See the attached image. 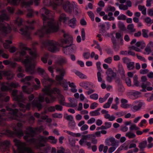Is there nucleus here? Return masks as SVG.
Returning a JSON list of instances; mask_svg holds the SVG:
<instances>
[{
  "mask_svg": "<svg viewBox=\"0 0 153 153\" xmlns=\"http://www.w3.org/2000/svg\"><path fill=\"white\" fill-rule=\"evenodd\" d=\"M63 38L61 39L58 42L53 40L43 41L41 42V46L48 49L51 52L54 53L59 50V46H63L67 45L68 52L70 53L74 52L76 49L75 45L73 44V39L71 35L64 33Z\"/></svg>",
  "mask_w": 153,
  "mask_h": 153,
  "instance_id": "obj_1",
  "label": "nucleus"
},
{
  "mask_svg": "<svg viewBox=\"0 0 153 153\" xmlns=\"http://www.w3.org/2000/svg\"><path fill=\"white\" fill-rule=\"evenodd\" d=\"M20 50L19 51L20 55L18 61H21L25 65L26 71L31 74L35 71L37 54L35 52L27 47V45L23 43L20 44Z\"/></svg>",
  "mask_w": 153,
  "mask_h": 153,
  "instance_id": "obj_2",
  "label": "nucleus"
},
{
  "mask_svg": "<svg viewBox=\"0 0 153 153\" xmlns=\"http://www.w3.org/2000/svg\"><path fill=\"white\" fill-rule=\"evenodd\" d=\"M39 13L41 15L43 22L44 26L39 29L36 34L39 37H42L46 33H48L51 31H56L58 28V25L54 28L56 23L53 21V17L54 13L50 11L46 8L43 7L40 10Z\"/></svg>",
  "mask_w": 153,
  "mask_h": 153,
  "instance_id": "obj_3",
  "label": "nucleus"
},
{
  "mask_svg": "<svg viewBox=\"0 0 153 153\" xmlns=\"http://www.w3.org/2000/svg\"><path fill=\"white\" fill-rule=\"evenodd\" d=\"M38 130L37 128H33L30 127L27 128L24 131L26 135L24 136V139L31 143L33 144L35 147L37 149L45 146L43 142L48 141L53 144H55L56 143L57 139L55 137L51 136L47 137L40 135L36 139L33 138H28L29 137H33Z\"/></svg>",
  "mask_w": 153,
  "mask_h": 153,
  "instance_id": "obj_4",
  "label": "nucleus"
},
{
  "mask_svg": "<svg viewBox=\"0 0 153 153\" xmlns=\"http://www.w3.org/2000/svg\"><path fill=\"white\" fill-rule=\"evenodd\" d=\"M42 91L47 96L45 98V101L47 103L53 102L56 99L54 95L57 94L59 95V103L62 105H65V97L62 95L60 94V91L59 89L56 88L51 89L50 85H45Z\"/></svg>",
  "mask_w": 153,
  "mask_h": 153,
  "instance_id": "obj_5",
  "label": "nucleus"
},
{
  "mask_svg": "<svg viewBox=\"0 0 153 153\" xmlns=\"http://www.w3.org/2000/svg\"><path fill=\"white\" fill-rule=\"evenodd\" d=\"M6 109L9 111L8 114L5 113L6 110L4 109H2L0 111L2 113H0V125L1 126H6L5 120H8L7 118H4L2 117L7 116L10 120H16L20 121L19 118L17 115L18 110L17 109H13L8 106L6 107Z\"/></svg>",
  "mask_w": 153,
  "mask_h": 153,
  "instance_id": "obj_6",
  "label": "nucleus"
},
{
  "mask_svg": "<svg viewBox=\"0 0 153 153\" xmlns=\"http://www.w3.org/2000/svg\"><path fill=\"white\" fill-rule=\"evenodd\" d=\"M17 90H14L12 92V94L13 97V99L18 102V104L20 108V110L23 112H25L27 110H29L30 107V103H28L26 105L21 102L25 103L26 99L23 95V93L21 92L18 95H17Z\"/></svg>",
  "mask_w": 153,
  "mask_h": 153,
  "instance_id": "obj_7",
  "label": "nucleus"
},
{
  "mask_svg": "<svg viewBox=\"0 0 153 153\" xmlns=\"http://www.w3.org/2000/svg\"><path fill=\"white\" fill-rule=\"evenodd\" d=\"M56 71L59 73V74L56 75V79L58 83L65 90L68 89V82L66 79H64V77L66 74V70L63 68H58Z\"/></svg>",
  "mask_w": 153,
  "mask_h": 153,
  "instance_id": "obj_8",
  "label": "nucleus"
},
{
  "mask_svg": "<svg viewBox=\"0 0 153 153\" xmlns=\"http://www.w3.org/2000/svg\"><path fill=\"white\" fill-rule=\"evenodd\" d=\"M35 22L34 21H27L26 23L28 26L25 25L20 27L19 30L20 33L27 39H31L30 35L32 30L33 29V25Z\"/></svg>",
  "mask_w": 153,
  "mask_h": 153,
  "instance_id": "obj_9",
  "label": "nucleus"
},
{
  "mask_svg": "<svg viewBox=\"0 0 153 153\" xmlns=\"http://www.w3.org/2000/svg\"><path fill=\"white\" fill-rule=\"evenodd\" d=\"M13 142L18 148L17 150L15 151V153H34L30 148L26 146L25 143L21 142L16 139L13 140Z\"/></svg>",
  "mask_w": 153,
  "mask_h": 153,
  "instance_id": "obj_10",
  "label": "nucleus"
},
{
  "mask_svg": "<svg viewBox=\"0 0 153 153\" xmlns=\"http://www.w3.org/2000/svg\"><path fill=\"white\" fill-rule=\"evenodd\" d=\"M106 79L107 81L109 82H111L113 79H115V82L117 84L118 86L122 84V82L120 79L118 78H116V74L114 72L111 68H108V66L106 64Z\"/></svg>",
  "mask_w": 153,
  "mask_h": 153,
  "instance_id": "obj_11",
  "label": "nucleus"
},
{
  "mask_svg": "<svg viewBox=\"0 0 153 153\" xmlns=\"http://www.w3.org/2000/svg\"><path fill=\"white\" fill-rule=\"evenodd\" d=\"M62 7L64 11L66 13L69 14L72 13L73 10L75 9L77 12L78 10V6L74 1L70 2L69 1L64 2L62 5Z\"/></svg>",
  "mask_w": 153,
  "mask_h": 153,
  "instance_id": "obj_12",
  "label": "nucleus"
},
{
  "mask_svg": "<svg viewBox=\"0 0 153 153\" xmlns=\"http://www.w3.org/2000/svg\"><path fill=\"white\" fill-rule=\"evenodd\" d=\"M33 77L32 76H26L25 78L22 79L21 80L22 82H24L25 84L27 85H24L22 87L23 91L24 92L27 94H30L32 91V89L31 88H29L27 86L30 85V83L29 82L32 79Z\"/></svg>",
  "mask_w": 153,
  "mask_h": 153,
  "instance_id": "obj_13",
  "label": "nucleus"
},
{
  "mask_svg": "<svg viewBox=\"0 0 153 153\" xmlns=\"http://www.w3.org/2000/svg\"><path fill=\"white\" fill-rule=\"evenodd\" d=\"M37 70L39 74L44 78L41 80L42 82L44 85L45 83L46 82V81H49L51 83L54 82V81L49 77L47 74L45 72L43 69L41 68L38 67Z\"/></svg>",
  "mask_w": 153,
  "mask_h": 153,
  "instance_id": "obj_14",
  "label": "nucleus"
},
{
  "mask_svg": "<svg viewBox=\"0 0 153 153\" xmlns=\"http://www.w3.org/2000/svg\"><path fill=\"white\" fill-rule=\"evenodd\" d=\"M63 0H44L43 3L45 6H52L54 9L62 4Z\"/></svg>",
  "mask_w": 153,
  "mask_h": 153,
  "instance_id": "obj_15",
  "label": "nucleus"
},
{
  "mask_svg": "<svg viewBox=\"0 0 153 153\" xmlns=\"http://www.w3.org/2000/svg\"><path fill=\"white\" fill-rule=\"evenodd\" d=\"M69 18L68 17H67L66 16V15L65 13H62L60 14L59 17V20L58 21L56 22H55L53 19V22L55 23H56V25H55V26H54V28H56V26L58 25V28L57 30L56 31H51L49 32V33H52V32H55L57 31L59 29V27L60 25H61V22H63L64 23H65V22L67 21V20H69Z\"/></svg>",
  "mask_w": 153,
  "mask_h": 153,
  "instance_id": "obj_16",
  "label": "nucleus"
},
{
  "mask_svg": "<svg viewBox=\"0 0 153 153\" xmlns=\"http://www.w3.org/2000/svg\"><path fill=\"white\" fill-rule=\"evenodd\" d=\"M44 97L40 95L39 96L38 100L35 98L31 103L32 107H36L39 111H40L42 108V105L41 102L44 101Z\"/></svg>",
  "mask_w": 153,
  "mask_h": 153,
  "instance_id": "obj_17",
  "label": "nucleus"
},
{
  "mask_svg": "<svg viewBox=\"0 0 153 153\" xmlns=\"http://www.w3.org/2000/svg\"><path fill=\"white\" fill-rule=\"evenodd\" d=\"M8 86L3 85L1 87V89L2 91H11L13 88H16L19 86L17 82H12L7 83Z\"/></svg>",
  "mask_w": 153,
  "mask_h": 153,
  "instance_id": "obj_18",
  "label": "nucleus"
},
{
  "mask_svg": "<svg viewBox=\"0 0 153 153\" xmlns=\"http://www.w3.org/2000/svg\"><path fill=\"white\" fill-rule=\"evenodd\" d=\"M133 104L135 105L131 108V110L135 112L139 111L141 109L143 105H145L144 102L142 100H136L134 101Z\"/></svg>",
  "mask_w": 153,
  "mask_h": 153,
  "instance_id": "obj_19",
  "label": "nucleus"
},
{
  "mask_svg": "<svg viewBox=\"0 0 153 153\" xmlns=\"http://www.w3.org/2000/svg\"><path fill=\"white\" fill-rule=\"evenodd\" d=\"M10 145V140H4L1 143L0 149L1 151L4 152L8 150Z\"/></svg>",
  "mask_w": 153,
  "mask_h": 153,
  "instance_id": "obj_20",
  "label": "nucleus"
},
{
  "mask_svg": "<svg viewBox=\"0 0 153 153\" xmlns=\"http://www.w3.org/2000/svg\"><path fill=\"white\" fill-rule=\"evenodd\" d=\"M153 48V42L150 41L146 46L143 53L145 55H149L151 53V50Z\"/></svg>",
  "mask_w": 153,
  "mask_h": 153,
  "instance_id": "obj_21",
  "label": "nucleus"
},
{
  "mask_svg": "<svg viewBox=\"0 0 153 153\" xmlns=\"http://www.w3.org/2000/svg\"><path fill=\"white\" fill-rule=\"evenodd\" d=\"M101 63L100 62H97L96 63V65L97 70L99 71L97 73V77L98 81L101 82L102 81V79L101 77V75L100 72H102V71L100 67Z\"/></svg>",
  "mask_w": 153,
  "mask_h": 153,
  "instance_id": "obj_22",
  "label": "nucleus"
},
{
  "mask_svg": "<svg viewBox=\"0 0 153 153\" xmlns=\"http://www.w3.org/2000/svg\"><path fill=\"white\" fill-rule=\"evenodd\" d=\"M123 33L120 32H117L115 33V37L119 41V44L120 45H123Z\"/></svg>",
  "mask_w": 153,
  "mask_h": 153,
  "instance_id": "obj_23",
  "label": "nucleus"
},
{
  "mask_svg": "<svg viewBox=\"0 0 153 153\" xmlns=\"http://www.w3.org/2000/svg\"><path fill=\"white\" fill-rule=\"evenodd\" d=\"M68 100L70 101L69 107L74 108L77 106V101L76 99L74 98L70 97L68 98Z\"/></svg>",
  "mask_w": 153,
  "mask_h": 153,
  "instance_id": "obj_24",
  "label": "nucleus"
},
{
  "mask_svg": "<svg viewBox=\"0 0 153 153\" xmlns=\"http://www.w3.org/2000/svg\"><path fill=\"white\" fill-rule=\"evenodd\" d=\"M141 94L140 92L133 91L131 93V95L130 96L131 99L134 100L137 98L139 97V95Z\"/></svg>",
  "mask_w": 153,
  "mask_h": 153,
  "instance_id": "obj_25",
  "label": "nucleus"
},
{
  "mask_svg": "<svg viewBox=\"0 0 153 153\" xmlns=\"http://www.w3.org/2000/svg\"><path fill=\"white\" fill-rule=\"evenodd\" d=\"M23 20L20 17H17L15 21V25L17 27H20L22 25Z\"/></svg>",
  "mask_w": 153,
  "mask_h": 153,
  "instance_id": "obj_26",
  "label": "nucleus"
},
{
  "mask_svg": "<svg viewBox=\"0 0 153 153\" xmlns=\"http://www.w3.org/2000/svg\"><path fill=\"white\" fill-rule=\"evenodd\" d=\"M17 72H20L17 74V76L19 78H21L25 76V75L23 74L24 72V70L22 69V67L21 66H19L17 69Z\"/></svg>",
  "mask_w": 153,
  "mask_h": 153,
  "instance_id": "obj_27",
  "label": "nucleus"
},
{
  "mask_svg": "<svg viewBox=\"0 0 153 153\" xmlns=\"http://www.w3.org/2000/svg\"><path fill=\"white\" fill-rule=\"evenodd\" d=\"M76 19L75 18L70 19L68 22V25L72 28H74L76 25Z\"/></svg>",
  "mask_w": 153,
  "mask_h": 153,
  "instance_id": "obj_28",
  "label": "nucleus"
},
{
  "mask_svg": "<svg viewBox=\"0 0 153 153\" xmlns=\"http://www.w3.org/2000/svg\"><path fill=\"white\" fill-rule=\"evenodd\" d=\"M99 27L100 33L103 36L105 35V24L104 23L100 24Z\"/></svg>",
  "mask_w": 153,
  "mask_h": 153,
  "instance_id": "obj_29",
  "label": "nucleus"
},
{
  "mask_svg": "<svg viewBox=\"0 0 153 153\" xmlns=\"http://www.w3.org/2000/svg\"><path fill=\"white\" fill-rule=\"evenodd\" d=\"M48 116L46 115H45L41 116V119H39L38 121L39 122H43V120L46 119V122L47 123H51L52 121V120L50 118H48Z\"/></svg>",
  "mask_w": 153,
  "mask_h": 153,
  "instance_id": "obj_30",
  "label": "nucleus"
},
{
  "mask_svg": "<svg viewBox=\"0 0 153 153\" xmlns=\"http://www.w3.org/2000/svg\"><path fill=\"white\" fill-rule=\"evenodd\" d=\"M134 25L133 24H130L128 25L127 28L129 33H134L136 31V29L134 28Z\"/></svg>",
  "mask_w": 153,
  "mask_h": 153,
  "instance_id": "obj_31",
  "label": "nucleus"
},
{
  "mask_svg": "<svg viewBox=\"0 0 153 153\" xmlns=\"http://www.w3.org/2000/svg\"><path fill=\"white\" fill-rule=\"evenodd\" d=\"M113 146L109 148L108 152L109 153H111L113 152L116 149V148L119 146L118 143L116 142L114 143V144L112 145Z\"/></svg>",
  "mask_w": 153,
  "mask_h": 153,
  "instance_id": "obj_32",
  "label": "nucleus"
},
{
  "mask_svg": "<svg viewBox=\"0 0 153 153\" xmlns=\"http://www.w3.org/2000/svg\"><path fill=\"white\" fill-rule=\"evenodd\" d=\"M10 98L9 96H7L6 97H4L3 94H0V102H3L4 101L7 102L9 101Z\"/></svg>",
  "mask_w": 153,
  "mask_h": 153,
  "instance_id": "obj_33",
  "label": "nucleus"
},
{
  "mask_svg": "<svg viewBox=\"0 0 153 153\" xmlns=\"http://www.w3.org/2000/svg\"><path fill=\"white\" fill-rule=\"evenodd\" d=\"M67 62V60L65 58H62L59 59L57 61V63L58 65H62L63 64L66 63Z\"/></svg>",
  "mask_w": 153,
  "mask_h": 153,
  "instance_id": "obj_34",
  "label": "nucleus"
},
{
  "mask_svg": "<svg viewBox=\"0 0 153 153\" xmlns=\"http://www.w3.org/2000/svg\"><path fill=\"white\" fill-rule=\"evenodd\" d=\"M118 71L121 74L122 78H123L125 76L124 70L122 65H119L118 66Z\"/></svg>",
  "mask_w": 153,
  "mask_h": 153,
  "instance_id": "obj_35",
  "label": "nucleus"
},
{
  "mask_svg": "<svg viewBox=\"0 0 153 153\" xmlns=\"http://www.w3.org/2000/svg\"><path fill=\"white\" fill-rule=\"evenodd\" d=\"M144 22L146 23V25L148 26H150L153 23V21H152L149 17H146L144 18Z\"/></svg>",
  "mask_w": 153,
  "mask_h": 153,
  "instance_id": "obj_36",
  "label": "nucleus"
},
{
  "mask_svg": "<svg viewBox=\"0 0 153 153\" xmlns=\"http://www.w3.org/2000/svg\"><path fill=\"white\" fill-rule=\"evenodd\" d=\"M138 8L139 10L142 11V13L144 15L146 14V8L144 6H142L141 5H139L138 6Z\"/></svg>",
  "mask_w": 153,
  "mask_h": 153,
  "instance_id": "obj_37",
  "label": "nucleus"
},
{
  "mask_svg": "<svg viewBox=\"0 0 153 153\" xmlns=\"http://www.w3.org/2000/svg\"><path fill=\"white\" fill-rule=\"evenodd\" d=\"M4 74L7 76L8 79H11L14 76V74L11 71H9L5 72Z\"/></svg>",
  "mask_w": 153,
  "mask_h": 153,
  "instance_id": "obj_38",
  "label": "nucleus"
},
{
  "mask_svg": "<svg viewBox=\"0 0 153 153\" xmlns=\"http://www.w3.org/2000/svg\"><path fill=\"white\" fill-rule=\"evenodd\" d=\"M108 111H106V119H107L110 121L114 120L115 118V117L113 115L111 116L108 114Z\"/></svg>",
  "mask_w": 153,
  "mask_h": 153,
  "instance_id": "obj_39",
  "label": "nucleus"
},
{
  "mask_svg": "<svg viewBox=\"0 0 153 153\" xmlns=\"http://www.w3.org/2000/svg\"><path fill=\"white\" fill-rule=\"evenodd\" d=\"M75 74L78 76L80 78L82 79H85L87 78L86 76L83 74L79 71H77L75 72Z\"/></svg>",
  "mask_w": 153,
  "mask_h": 153,
  "instance_id": "obj_40",
  "label": "nucleus"
},
{
  "mask_svg": "<svg viewBox=\"0 0 153 153\" xmlns=\"http://www.w3.org/2000/svg\"><path fill=\"white\" fill-rule=\"evenodd\" d=\"M76 125V123L74 120L69 121L68 123V127L72 129H74Z\"/></svg>",
  "mask_w": 153,
  "mask_h": 153,
  "instance_id": "obj_41",
  "label": "nucleus"
},
{
  "mask_svg": "<svg viewBox=\"0 0 153 153\" xmlns=\"http://www.w3.org/2000/svg\"><path fill=\"white\" fill-rule=\"evenodd\" d=\"M125 136L128 137L129 139H131L134 138L136 137L135 134L131 131L128 132L126 134Z\"/></svg>",
  "mask_w": 153,
  "mask_h": 153,
  "instance_id": "obj_42",
  "label": "nucleus"
},
{
  "mask_svg": "<svg viewBox=\"0 0 153 153\" xmlns=\"http://www.w3.org/2000/svg\"><path fill=\"white\" fill-rule=\"evenodd\" d=\"M5 42L3 43V46L5 48H9L10 47V44L12 43V41L8 40H6Z\"/></svg>",
  "mask_w": 153,
  "mask_h": 153,
  "instance_id": "obj_43",
  "label": "nucleus"
},
{
  "mask_svg": "<svg viewBox=\"0 0 153 153\" xmlns=\"http://www.w3.org/2000/svg\"><path fill=\"white\" fill-rule=\"evenodd\" d=\"M147 140L149 143L147 146L149 148H152L153 146V143L151 142L153 140V138L151 137H149L148 138Z\"/></svg>",
  "mask_w": 153,
  "mask_h": 153,
  "instance_id": "obj_44",
  "label": "nucleus"
},
{
  "mask_svg": "<svg viewBox=\"0 0 153 153\" xmlns=\"http://www.w3.org/2000/svg\"><path fill=\"white\" fill-rule=\"evenodd\" d=\"M89 83V82H83L80 83L79 85L81 87L87 89L88 88Z\"/></svg>",
  "mask_w": 153,
  "mask_h": 153,
  "instance_id": "obj_45",
  "label": "nucleus"
},
{
  "mask_svg": "<svg viewBox=\"0 0 153 153\" xmlns=\"http://www.w3.org/2000/svg\"><path fill=\"white\" fill-rule=\"evenodd\" d=\"M28 13L27 15V17H32L33 16V13L34 11L31 8H28L27 9Z\"/></svg>",
  "mask_w": 153,
  "mask_h": 153,
  "instance_id": "obj_46",
  "label": "nucleus"
},
{
  "mask_svg": "<svg viewBox=\"0 0 153 153\" xmlns=\"http://www.w3.org/2000/svg\"><path fill=\"white\" fill-rule=\"evenodd\" d=\"M49 57V54L48 53H45L44 56L42 58V61L45 63H46L47 62V59Z\"/></svg>",
  "mask_w": 153,
  "mask_h": 153,
  "instance_id": "obj_47",
  "label": "nucleus"
},
{
  "mask_svg": "<svg viewBox=\"0 0 153 153\" xmlns=\"http://www.w3.org/2000/svg\"><path fill=\"white\" fill-rule=\"evenodd\" d=\"M134 63L130 62L127 65V67L129 70H132L134 68Z\"/></svg>",
  "mask_w": 153,
  "mask_h": 153,
  "instance_id": "obj_48",
  "label": "nucleus"
},
{
  "mask_svg": "<svg viewBox=\"0 0 153 153\" xmlns=\"http://www.w3.org/2000/svg\"><path fill=\"white\" fill-rule=\"evenodd\" d=\"M138 78L137 76L135 75L133 77V83L134 85L136 86H139V82L138 81Z\"/></svg>",
  "mask_w": 153,
  "mask_h": 153,
  "instance_id": "obj_49",
  "label": "nucleus"
},
{
  "mask_svg": "<svg viewBox=\"0 0 153 153\" xmlns=\"http://www.w3.org/2000/svg\"><path fill=\"white\" fill-rule=\"evenodd\" d=\"M136 46L138 47H140L143 49L145 46V43L142 42H138L135 44Z\"/></svg>",
  "mask_w": 153,
  "mask_h": 153,
  "instance_id": "obj_50",
  "label": "nucleus"
},
{
  "mask_svg": "<svg viewBox=\"0 0 153 153\" xmlns=\"http://www.w3.org/2000/svg\"><path fill=\"white\" fill-rule=\"evenodd\" d=\"M35 81L37 85H35L34 86V88L36 90H37L40 88V81H39V80L37 78H36L35 79Z\"/></svg>",
  "mask_w": 153,
  "mask_h": 153,
  "instance_id": "obj_51",
  "label": "nucleus"
},
{
  "mask_svg": "<svg viewBox=\"0 0 153 153\" xmlns=\"http://www.w3.org/2000/svg\"><path fill=\"white\" fill-rule=\"evenodd\" d=\"M20 0H7L8 3L13 5H17L19 4Z\"/></svg>",
  "mask_w": 153,
  "mask_h": 153,
  "instance_id": "obj_52",
  "label": "nucleus"
},
{
  "mask_svg": "<svg viewBox=\"0 0 153 153\" xmlns=\"http://www.w3.org/2000/svg\"><path fill=\"white\" fill-rule=\"evenodd\" d=\"M92 137H95V135L94 134H88L83 136V138L85 140H91Z\"/></svg>",
  "mask_w": 153,
  "mask_h": 153,
  "instance_id": "obj_53",
  "label": "nucleus"
},
{
  "mask_svg": "<svg viewBox=\"0 0 153 153\" xmlns=\"http://www.w3.org/2000/svg\"><path fill=\"white\" fill-rule=\"evenodd\" d=\"M147 142L146 141H144L139 143V147L140 149H143L145 148Z\"/></svg>",
  "mask_w": 153,
  "mask_h": 153,
  "instance_id": "obj_54",
  "label": "nucleus"
},
{
  "mask_svg": "<svg viewBox=\"0 0 153 153\" xmlns=\"http://www.w3.org/2000/svg\"><path fill=\"white\" fill-rule=\"evenodd\" d=\"M64 117L67 120L71 121L74 120V118L71 115H68V114H66L64 116Z\"/></svg>",
  "mask_w": 153,
  "mask_h": 153,
  "instance_id": "obj_55",
  "label": "nucleus"
},
{
  "mask_svg": "<svg viewBox=\"0 0 153 153\" xmlns=\"http://www.w3.org/2000/svg\"><path fill=\"white\" fill-rule=\"evenodd\" d=\"M113 100V97H110L108 100V101L106 103V108H108L110 107L111 104L112 103Z\"/></svg>",
  "mask_w": 153,
  "mask_h": 153,
  "instance_id": "obj_56",
  "label": "nucleus"
},
{
  "mask_svg": "<svg viewBox=\"0 0 153 153\" xmlns=\"http://www.w3.org/2000/svg\"><path fill=\"white\" fill-rule=\"evenodd\" d=\"M118 27L119 28L122 30L124 31L126 29V27H125L123 23L121 22H119L118 24Z\"/></svg>",
  "mask_w": 153,
  "mask_h": 153,
  "instance_id": "obj_57",
  "label": "nucleus"
},
{
  "mask_svg": "<svg viewBox=\"0 0 153 153\" xmlns=\"http://www.w3.org/2000/svg\"><path fill=\"white\" fill-rule=\"evenodd\" d=\"M151 85V84L150 82H143L141 85V87L143 89H145L147 88L148 86H150Z\"/></svg>",
  "mask_w": 153,
  "mask_h": 153,
  "instance_id": "obj_58",
  "label": "nucleus"
},
{
  "mask_svg": "<svg viewBox=\"0 0 153 153\" xmlns=\"http://www.w3.org/2000/svg\"><path fill=\"white\" fill-rule=\"evenodd\" d=\"M63 48L62 51L63 53L66 54H69V52H68V50L67 45H65L63 46H61Z\"/></svg>",
  "mask_w": 153,
  "mask_h": 153,
  "instance_id": "obj_59",
  "label": "nucleus"
},
{
  "mask_svg": "<svg viewBox=\"0 0 153 153\" xmlns=\"http://www.w3.org/2000/svg\"><path fill=\"white\" fill-rule=\"evenodd\" d=\"M4 50L3 49H0V55L1 54V56L3 58L5 59H7L9 57V55L7 54L4 53Z\"/></svg>",
  "mask_w": 153,
  "mask_h": 153,
  "instance_id": "obj_60",
  "label": "nucleus"
},
{
  "mask_svg": "<svg viewBox=\"0 0 153 153\" xmlns=\"http://www.w3.org/2000/svg\"><path fill=\"white\" fill-rule=\"evenodd\" d=\"M52 117L54 118H61L62 117V114L55 113L52 114Z\"/></svg>",
  "mask_w": 153,
  "mask_h": 153,
  "instance_id": "obj_61",
  "label": "nucleus"
},
{
  "mask_svg": "<svg viewBox=\"0 0 153 153\" xmlns=\"http://www.w3.org/2000/svg\"><path fill=\"white\" fill-rule=\"evenodd\" d=\"M89 114L91 116H95L99 115H100V112H97V111L95 110L90 112Z\"/></svg>",
  "mask_w": 153,
  "mask_h": 153,
  "instance_id": "obj_62",
  "label": "nucleus"
},
{
  "mask_svg": "<svg viewBox=\"0 0 153 153\" xmlns=\"http://www.w3.org/2000/svg\"><path fill=\"white\" fill-rule=\"evenodd\" d=\"M87 13L88 16L91 18L92 21H94V15L93 12L91 11H90L88 12Z\"/></svg>",
  "mask_w": 153,
  "mask_h": 153,
  "instance_id": "obj_63",
  "label": "nucleus"
},
{
  "mask_svg": "<svg viewBox=\"0 0 153 153\" xmlns=\"http://www.w3.org/2000/svg\"><path fill=\"white\" fill-rule=\"evenodd\" d=\"M65 149L62 147H61L58 148L56 153H65Z\"/></svg>",
  "mask_w": 153,
  "mask_h": 153,
  "instance_id": "obj_64",
  "label": "nucleus"
}]
</instances>
